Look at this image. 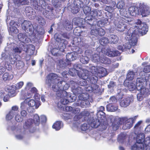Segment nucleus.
<instances>
[{
    "instance_id": "f257e3e1",
    "label": "nucleus",
    "mask_w": 150,
    "mask_h": 150,
    "mask_svg": "<svg viewBox=\"0 0 150 150\" xmlns=\"http://www.w3.org/2000/svg\"><path fill=\"white\" fill-rule=\"evenodd\" d=\"M125 11L123 14L122 11H120V13L122 17L118 21L115 22V23L116 29L118 31L123 32L127 30V26L126 23H128L133 25L134 28L131 27L128 30L125 38L127 40H130V45H136L137 40L138 34L142 35L146 34L148 31V27L147 25L144 23H142L139 20H137L133 23V19L128 16Z\"/></svg>"
},
{
    "instance_id": "f03ea898",
    "label": "nucleus",
    "mask_w": 150,
    "mask_h": 150,
    "mask_svg": "<svg viewBox=\"0 0 150 150\" xmlns=\"http://www.w3.org/2000/svg\"><path fill=\"white\" fill-rule=\"evenodd\" d=\"M45 82L48 86H52V89L56 92V95L59 98V99L62 104L65 105L68 103L69 98L71 96L64 90L68 89L70 85L65 81H62L61 77L55 74H50L47 76Z\"/></svg>"
},
{
    "instance_id": "7ed1b4c3",
    "label": "nucleus",
    "mask_w": 150,
    "mask_h": 150,
    "mask_svg": "<svg viewBox=\"0 0 150 150\" xmlns=\"http://www.w3.org/2000/svg\"><path fill=\"white\" fill-rule=\"evenodd\" d=\"M136 118V116L129 119L126 117L121 118L115 117V121L112 123L113 129L114 130H117L118 128V125L122 123L123 124L122 128L124 129H130L132 127L133 124Z\"/></svg>"
},
{
    "instance_id": "20e7f679",
    "label": "nucleus",
    "mask_w": 150,
    "mask_h": 150,
    "mask_svg": "<svg viewBox=\"0 0 150 150\" xmlns=\"http://www.w3.org/2000/svg\"><path fill=\"white\" fill-rule=\"evenodd\" d=\"M73 92L79 98V100L76 105L77 106H80L83 108L85 106V104L87 106L90 104V103L87 100L88 97V95H86L83 93V90L82 88L78 87L73 90Z\"/></svg>"
},
{
    "instance_id": "39448f33",
    "label": "nucleus",
    "mask_w": 150,
    "mask_h": 150,
    "mask_svg": "<svg viewBox=\"0 0 150 150\" xmlns=\"http://www.w3.org/2000/svg\"><path fill=\"white\" fill-rule=\"evenodd\" d=\"M74 6L71 8V12L74 14L77 13L79 11L80 8H82L84 13L86 15H90L91 10V8L86 5L84 3V1H81L80 0H75L74 3Z\"/></svg>"
},
{
    "instance_id": "423d86ee",
    "label": "nucleus",
    "mask_w": 150,
    "mask_h": 150,
    "mask_svg": "<svg viewBox=\"0 0 150 150\" xmlns=\"http://www.w3.org/2000/svg\"><path fill=\"white\" fill-rule=\"evenodd\" d=\"M85 23H86L87 24L89 25V27L91 26V34L92 35L97 36L98 35V27L96 25V22L93 21L90 17H86L84 19Z\"/></svg>"
},
{
    "instance_id": "0eeeda50",
    "label": "nucleus",
    "mask_w": 150,
    "mask_h": 150,
    "mask_svg": "<svg viewBox=\"0 0 150 150\" xmlns=\"http://www.w3.org/2000/svg\"><path fill=\"white\" fill-rule=\"evenodd\" d=\"M18 22L21 25L22 29L25 31H29L32 32L33 29V26L31 22L29 21L24 20L23 19L19 18Z\"/></svg>"
},
{
    "instance_id": "6e6552de",
    "label": "nucleus",
    "mask_w": 150,
    "mask_h": 150,
    "mask_svg": "<svg viewBox=\"0 0 150 150\" xmlns=\"http://www.w3.org/2000/svg\"><path fill=\"white\" fill-rule=\"evenodd\" d=\"M25 102H27L28 105L30 107L33 108L30 110L27 108L28 112H32L35 111L34 109H37L40 105V102L38 100H35L33 99H25Z\"/></svg>"
},
{
    "instance_id": "1a4fd4ad",
    "label": "nucleus",
    "mask_w": 150,
    "mask_h": 150,
    "mask_svg": "<svg viewBox=\"0 0 150 150\" xmlns=\"http://www.w3.org/2000/svg\"><path fill=\"white\" fill-rule=\"evenodd\" d=\"M85 18L84 19V20ZM84 23L83 24V19L82 18H74L73 19V24H74L76 25H77L78 27H76V28L74 30V33H75V35L79 36L80 35V34H78L76 32V30H78V28H84L85 27V24H87L86 23H85V21L84 20ZM79 33V32H78Z\"/></svg>"
},
{
    "instance_id": "9d476101",
    "label": "nucleus",
    "mask_w": 150,
    "mask_h": 150,
    "mask_svg": "<svg viewBox=\"0 0 150 150\" xmlns=\"http://www.w3.org/2000/svg\"><path fill=\"white\" fill-rule=\"evenodd\" d=\"M140 9L141 15L143 17H146L150 13V8L144 3H139L137 6Z\"/></svg>"
},
{
    "instance_id": "9b49d317",
    "label": "nucleus",
    "mask_w": 150,
    "mask_h": 150,
    "mask_svg": "<svg viewBox=\"0 0 150 150\" xmlns=\"http://www.w3.org/2000/svg\"><path fill=\"white\" fill-rule=\"evenodd\" d=\"M104 119H102L99 117H98V119H93L91 122L90 125L92 127L97 128L98 126L102 127L103 129H105L106 128L105 125H104L103 122L104 121Z\"/></svg>"
},
{
    "instance_id": "f8f14e48",
    "label": "nucleus",
    "mask_w": 150,
    "mask_h": 150,
    "mask_svg": "<svg viewBox=\"0 0 150 150\" xmlns=\"http://www.w3.org/2000/svg\"><path fill=\"white\" fill-rule=\"evenodd\" d=\"M44 6L43 7L46 8V9H43L42 11H43L42 14L46 18L50 19L52 20L53 19L55 16L53 13V10L52 8L50 7L47 6Z\"/></svg>"
},
{
    "instance_id": "ddd939ff",
    "label": "nucleus",
    "mask_w": 150,
    "mask_h": 150,
    "mask_svg": "<svg viewBox=\"0 0 150 150\" xmlns=\"http://www.w3.org/2000/svg\"><path fill=\"white\" fill-rule=\"evenodd\" d=\"M91 73L94 74H101V76H103L106 75L107 71L106 69L101 67H92L91 69Z\"/></svg>"
},
{
    "instance_id": "4468645a",
    "label": "nucleus",
    "mask_w": 150,
    "mask_h": 150,
    "mask_svg": "<svg viewBox=\"0 0 150 150\" xmlns=\"http://www.w3.org/2000/svg\"><path fill=\"white\" fill-rule=\"evenodd\" d=\"M54 38L56 40V44L58 45L59 50L62 52H63L64 49L66 48V45L64 43V40L61 39L57 34L54 35Z\"/></svg>"
},
{
    "instance_id": "2eb2a0df",
    "label": "nucleus",
    "mask_w": 150,
    "mask_h": 150,
    "mask_svg": "<svg viewBox=\"0 0 150 150\" xmlns=\"http://www.w3.org/2000/svg\"><path fill=\"white\" fill-rule=\"evenodd\" d=\"M42 3V4L40 6L38 4V2L37 0H30V3L31 5L33 7V8L36 10H38L40 11H42L43 9H46V7H44V5L43 2L45 3L44 1L43 0H40V2Z\"/></svg>"
},
{
    "instance_id": "dca6fc26",
    "label": "nucleus",
    "mask_w": 150,
    "mask_h": 150,
    "mask_svg": "<svg viewBox=\"0 0 150 150\" xmlns=\"http://www.w3.org/2000/svg\"><path fill=\"white\" fill-rule=\"evenodd\" d=\"M81 116L80 115H76L74 118V120L75 121L74 123L73 128H76L77 130L79 129L80 124L83 122V119L81 117Z\"/></svg>"
},
{
    "instance_id": "f3484780",
    "label": "nucleus",
    "mask_w": 150,
    "mask_h": 150,
    "mask_svg": "<svg viewBox=\"0 0 150 150\" xmlns=\"http://www.w3.org/2000/svg\"><path fill=\"white\" fill-rule=\"evenodd\" d=\"M102 11H99L97 9H95L91 11L89 16L87 17H90L93 20V21H95L96 17L97 16H100L102 14Z\"/></svg>"
},
{
    "instance_id": "a211bd4d",
    "label": "nucleus",
    "mask_w": 150,
    "mask_h": 150,
    "mask_svg": "<svg viewBox=\"0 0 150 150\" xmlns=\"http://www.w3.org/2000/svg\"><path fill=\"white\" fill-rule=\"evenodd\" d=\"M25 13L27 16H31V19H34L36 16V13L31 7H27L25 8Z\"/></svg>"
},
{
    "instance_id": "6ab92c4d",
    "label": "nucleus",
    "mask_w": 150,
    "mask_h": 150,
    "mask_svg": "<svg viewBox=\"0 0 150 150\" xmlns=\"http://www.w3.org/2000/svg\"><path fill=\"white\" fill-rule=\"evenodd\" d=\"M89 71L86 70L81 69L80 72H77V74L79 77L81 78V79H86L88 81V74Z\"/></svg>"
},
{
    "instance_id": "aec40b11",
    "label": "nucleus",
    "mask_w": 150,
    "mask_h": 150,
    "mask_svg": "<svg viewBox=\"0 0 150 150\" xmlns=\"http://www.w3.org/2000/svg\"><path fill=\"white\" fill-rule=\"evenodd\" d=\"M7 91L8 92V96L11 97H13L15 96L16 95V93L15 91L16 86L14 85L11 86H8L7 87Z\"/></svg>"
},
{
    "instance_id": "412c9836",
    "label": "nucleus",
    "mask_w": 150,
    "mask_h": 150,
    "mask_svg": "<svg viewBox=\"0 0 150 150\" xmlns=\"http://www.w3.org/2000/svg\"><path fill=\"white\" fill-rule=\"evenodd\" d=\"M18 38L20 41L23 43H28L30 41L25 33L19 34L18 35Z\"/></svg>"
},
{
    "instance_id": "4be33fe9",
    "label": "nucleus",
    "mask_w": 150,
    "mask_h": 150,
    "mask_svg": "<svg viewBox=\"0 0 150 150\" xmlns=\"http://www.w3.org/2000/svg\"><path fill=\"white\" fill-rule=\"evenodd\" d=\"M2 58L3 59L8 60L9 59L11 63L12 64H14L16 62V61L18 60V56H17V57H13L10 56L9 57L8 56H7L5 54H3L2 55Z\"/></svg>"
},
{
    "instance_id": "5701e85b",
    "label": "nucleus",
    "mask_w": 150,
    "mask_h": 150,
    "mask_svg": "<svg viewBox=\"0 0 150 150\" xmlns=\"http://www.w3.org/2000/svg\"><path fill=\"white\" fill-rule=\"evenodd\" d=\"M130 102L131 100L130 98H124L121 100L120 105L122 107L125 108L130 105Z\"/></svg>"
},
{
    "instance_id": "b1692460",
    "label": "nucleus",
    "mask_w": 150,
    "mask_h": 150,
    "mask_svg": "<svg viewBox=\"0 0 150 150\" xmlns=\"http://www.w3.org/2000/svg\"><path fill=\"white\" fill-rule=\"evenodd\" d=\"M106 54L110 57L118 56L120 54V52L117 50L112 51L109 49H108L105 53Z\"/></svg>"
},
{
    "instance_id": "393cba45",
    "label": "nucleus",
    "mask_w": 150,
    "mask_h": 150,
    "mask_svg": "<svg viewBox=\"0 0 150 150\" xmlns=\"http://www.w3.org/2000/svg\"><path fill=\"white\" fill-rule=\"evenodd\" d=\"M129 14L132 16H135L138 13V7L136 6H133L129 7Z\"/></svg>"
},
{
    "instance_id": "a878e982",
    "label": "nucleus",
    "mask_w": 150,
    "mask_h": 150,
    "mask_svg": "<svg viewBox=\"0 0 150 150\" xmlns=\"http://www.w3.org/2000/svg\"><path fill=\"white\" fill-rule=\"evenodd\" d=\"M137 89L138 91H139V93L142 94L143 96L145 97L148 96L149 94V91H148L147 89L143 87V86L140 87H137Z\"/></svg>"
},
{
    "instance_id": "bb28decb",
    "label": "nucleus",
    "mask_w": 150,
    "mask_h": 150,
    "mask_svg": "<svg viewBox=\"0 0 150 150\" xmlns=\"http://www.w3.org/2000/svg\"><path fill=\"white\" fill-rule=\"evenodd\" d=\"M34 123L31 119H29L25 121L23 125V128L25 129H29L33 126Z\"/></svg>"
},
{
    "instance_id": "cd10ccee",
    "label": "nucleus",
    "mask_w": 150,
    "mask_h": 150,
    "mask_svg": "<svg viewBox=\"0 0 150 150\" xmlns=\"http://www.w3.org/2000/svg\"><path fill=\"white\" fill-rule=\"evenodd\" d=\"M150 138L146 137L143 143V149L145 150H150Z\"/></svg>"
},
{
    "instance_id": "c85d7f7f",
    "label": "nucleus",
    "mask_w": 150,
    "mask_h": 150,
    "mask_svg": "<svg viewBox=\"0 0 150 150\" xmlns=\"http://www.w3.org/2000/svg\"><path fill=\"white\" fill-rule=\"evenodd\" d=\"M145 135L144 133H142L137 135L136 138V143H142L144 142L145 139Z\"/></svg>"
},
{
    "instance_id": "c756f323",
    "label": "nucleus",
    "mask_w": 150,
    "mask_h": 150,
    "mask_svg": "<svg viewBox=\"0 0 150 150\" xmlns=\"http://www.w3.org/2000/svg\"><path fill=\"white\" fill-rule=\"evenodd\" d=\"M132 150H143V143H136L131 147Z\"/></svg>"
},
{
    "instance_id": "7c9ffc66",
    "label": "nucleus",
    "mask_w": 150,
    "mask_h": 150,
    "mask_svg": "<svg viewBox=\"0 0 150 150\" xmlns=\"http://www.w3.org/2000/svg\"><path fill=\"white\" fill-rule=\"evenodd\" d=\"M101 52H99L98 53H95L92 55L91 57V59L92 61L94 62H98L99 61L100 62L101 57L100 56V54Z\"/></svg>"
},
{
    "instance_id": "2f4dec72",
    "label": "nucleus",
    "mask_w": 150,
    "mask_h": 150,
    "mask_svg": "<svg viewBox=\"0 0 150 150\" xmlns=\"http://www.w3.org/2000/svg\"><path fill=\"white\" fill-rule=\"evenodd\" d=\"M26 46L27 49L25 51H26L28 53H29V54L30 55L33 54L35 50L34 46L32 45H29Z\"/></svg>"
},
{
    "instance_id": "473e14b6",
    "label": "nucleus",
    "mask_w": 150,
    "mask_h": 150,
    "mask_svg": "<svg viewBox=\"0 0 150 150\" xmlns=\"http://www.w3.org/2000/svg\"><path fill=\"white\" fill-rule=\"evenodd\" d=\"M109 43L112 44L117 43L118 41V38L116 35H111L109 39Z\"/></svg>"
},
{
    "instance_id": "72a5a7b5",
    "label": "nucleus",
    "mask_w": 150,
    "mask_h": 150,
    "mask_svg": "<svg viewBox=\"0 0 150 150\" xmlns=\"http://www.w3.org/2000/svg\"><path fill=\"white\" fill-rule=\"evenodd\" d=\"M106 108L107 111H108L114 112L117 110L118 107L116 105L112 104H110L107 105Z\"/></svg>"
},
{
    "instance_id": "f704fd0d",
    "label": "nucleus",
    "mask_w": 150,
    "mask_h": 150,
    "mask_svg": "<svg viewBox=\"0 0 150 150\" xmlns=\"http://www.w3.org/2000/svg\"><path fill=\"white\" fill-rule=\"evenodd\" d=\"M63 127V124L61 121H57L52 126V128L56 130H59Z\"/></svg>"
},
{
    "instance_id": "c9c22d12",
    "label": "nucleus",
    "mask_w": 150,
    "mask_h": 150,
    "mask_svg": "<svg viewBox=\"0 0 150 150\" xmlns=\"http://www.w3.org/2000/svg\"><path fill=\"white\" fill-rule=\"evenodd\" d=\"M127 138V136L126 134L121 133L118 137V141L120 143H123L125 142Z\"/></svg>"
},
{
    "instance_id": "e433bc0d",
    "label": "nucleus",
    "mask_w": 150,
    "mask_h": 150,
    "mask_svg": "<svg viewBox=\"0 0 150 150\" xmlns=\"http://www.w3.org/2000/svg\"><path fill=\"white\" fill-rule=\"evenodd\" d=\"M16 112L12 110H10L6 114V118L7 120H11L15 115Z\"/></svg>"
},
{
    "instance_id": "4c0bfd02",
    "label": "nucleus",
    "mask_w": 150,
    "mask_h": 150,
    "mask_svg": "<svg viewBox=\"0 0 150 150\" xmlns=\"http://www.w3.org/2000/svg\"><path fill=\"white\" fill-rule=\"evenodd\" d=\"M67 60L69 61H73L75 59V55L73 52L68 53L66 55Z\"/></svg>"
},
{
    "instance_id": "58836bf2",
    "label": "nucleus",
    "mask_w": 150,
    "mask_h": 150,
    "mask_svg": "<svg viewBox=\"0 0 150 150\" xmlns=\"http://www.w3.org/2000/svg\"><path fill=\"white\" fill-rule=\"evenodd\" d=\"M64 25V28L67 30H70L72 28L73 25L69 21H66Z\"/></svg>"
},
{
    "instance_id": "ea45409f",
    "label": "nucleus",
    "mask_w": 150,
    "mask_h": 150,
    "mask_svg": "<svg viewBox=\"0 0 150 150\" xmlns=\"http://www.w3.org/2000/svg\"><path fill=\"white\" fill-rule=\"evenodd\" d=\"M18 59L16 62V67L17 69H20L23 68L24 65L23 63L20 60L21 57L20 56H18Z\"/></svg>"
},
{
    "instance_id": "a19ab883",
    "label": "nucleus",
    "mask_w": 150,
    "mask_h": 150,
    "mask_svg": "<svg viewBox=\"0 0 150 150\" xmlns=\"http://www.w3.org/2000/svg\"><path fill=\"white\" fill-rule=\"evenodd\" d=\"M105 108L103 106H101L100 107L99 110L97 113V115L98 117H99L100 115H102L101 117H100L102 119V118L104 120V115L105 113L103 112V111L104 110Z\"/></svg>"
},
{
    "instance_id": "79ce46f5",
    "label": "nucleus",
    "mask_w": 150,
    "mask_h": 150,
    "mask_svg": "<svg viewBox=\"0 0 150 150\" xmlns=\"http://www.w3.org/2000/svg\"><path fill=\"white\" fill-rule=\"evenodd\" d=\"M107 21V20L105 19L101 21H99L97 22L96 20H95V21L96 22V25L97 26L99 27H102L105 25V23H106V21Z\"/></svg>"
},
{
    "instance_id": "37998d69",
    "label": "nucleus",
    "mask_w": 150,
    "mask_h": 150,
    "mask_svg": "<svg viewBox=\"0 0 150 150\" xmlns=\"http://www.w3.org/2000/svg\"><path fill=\"white\" fill-rule=\"evenodd\" d=\"M14 3L16 4L24 5L27 4L28 3V0H13Z\"/></svg>"
},
{
    "instance_id": "c03bdc74",
    "label": "nucleus",
    "mask_w": 150,
    "mask_h": 150,
    "mask_svg": "<svg viewBox=\"0 0 150 150\" xmlns=\"http://www.w3.org/2000/svg\"><path fill=\"white\" fill-rule=\"evenodd\" d=\"M135 76V73L132 71H130L128 73L127 76V79L129 80H132Z\"/></svg>"
},
{
    "instance_id": "a18cd8bd",
    "label": "nucleus",
    "mask_w": 150,
    "mask_h": 150,
    "mask_svg": "<svg viewBox=\"0 0 150 150\" xmlns=\"http://www.w3.org/2000/svg\"><path fill=\"white\" fill-rule=\"evenodd\" d=\"M40 121V117L38 115L36 114L34 115L33 122L36 125H38L39 124Z\"/></svg>"
},
{
    "instance_id": "49530a36",
    "label": "nucleus",
    "mask_w": 150,
    "mask_h": 150,
    "mask_svg": "<svg viewBox=\"0 0 150 150\" xmlns=\"http://www.w3.org/2000/svg\"><path fill=\"white\" fill-rule=\"evenodd\" d=\"M15 119L17 122H21L23 121V119L19 113H16L15 116Z\"/></svg>"
},
{
    "instance_id": "de8ad7c7",
    "label": "nucleus",
    "mask_w": 150,
    "mask_h": 150,
    "mask_svg": "<svg viewBox=\"0 0 150 150\" xmlns=\"http://www.w3.org/2000/svg\"><path fill=\"white\" fill-rule=\"evenodd\" d=\"M99 43L102 45H105L108 43H109V39L103 37L101 38L99 40Z\"/></svg>"
},
{
    "instance_id": "09e8293b",
    "label": "nucleus",
    "mask_w": 150,
    "mask_h": 150,
    "mask_svg": "<svg viewBox=\"0 0 150 150\" xmlns=\"http://www.w3.org/2000/svg\"><path fill=\"white\" fill-rule=\"evenodd\" d=\"M129 41V46H125L123 45L122 46V45H119L117 47L118 49L120 50L123 51L124 50H125L127 49H129L130 47V46H134V45H130V44L129 42H130V41L128 40ZM135 45H134L135 46Z\"/></svg>"
},
{
    "instance_id": "8fccbe9b",
    "label": "nucleus",
    "mask_w": 150,
    "mask_h": 150,
    "mask_svg": "<svg viewBox=\"0 0 150 150\" xmlns=\"http://www.w3.org/2000/svg\"><path fill=\"white\" fill-rule=\"evenodd\" d=\"M37 20L38 21L39 23L41 25H44L46 23L45 19L41 16H38L37 17Z\"/></svg>"
},
{
    "instance_id": "3c124183",
    "label": "nucleus",
    "mask_w": 150,
    "mask_h": 150,
    "mask_svg": "<svg viewBox=\"0 0 150 150\" xmlns=\"http://www.w3.org/2000/svg\"><path fill=\"white\" fill-rule=\"evenodd\" d=\"M125 6V4L124 2L121 0L119 1L117 3L116 6L119 9H122Z\"/></svg>"
},
{
    "instance_id": "603ef678",
    "label": "nucleus",
    "mask_w": 150,
    "mask_h": 150,
    "mask_svg": "<svg viewBox=\"0 0 150 150\" xmlns=\"http://www.w3.org/2000/svg\"><path fill=\"white\" fill-rule=\"evenodd\" d=\"M127 87L130 91H133L137 88V86H136L135 83H129Z\"/></svg>"
},
{
    "instance_id": "864d4df0",
    "label": "nucleus",
    "mask_w": 150,
    "mask_h": 150,
    "mask_svg": "<svg viewBox=\"0 0 150 150\" xmlns=\"http://www.w3.org/2000/svg\"><path fill=\"white\" fill-rule=\"evenodd\" d=\"M80 62L83 64H87L89 61V59L87 56H84L80 59Z\"/></svg>"
},
{
    "instance_id": "5fc2aeb1",
    "label": "nucleus",
    "mask_w": 150,
    "mask_h": 150,
    "mask_svg": "<svg viewBox=\"0 0 150 150\" xmlns=\"http://www.w3.org/2000/svg\"><path fill=\"white\" fill-rule=\"evenodd\" d=\"M11 76H10L9 74L8 73H5L3 75V80L6 81L8 80H9L12 79L13 78V76L11 78Z\"/></svg>"
},
{
    "instance_id": "6e6d98bb",
    "label": "nucleus",
    "mask_w": 150,
    "mask_h": 150,
    "mask_svg": "<svg viewBox=\"0 0 150 150\" xmlns=\"http://www.w3.org/2000/svg\"><path fill=\"white\" fill-rule=\"evenodd\" d=\"M74 68L75 70V72L77 74V72H80L81 69H81L80 65L77 64L74 65Z\"/></svg>"
},
{
    "instance_id": "4d7b16f0",
    "label": "nucleus",
    "mask_w": 150,
    "mask_h": 150,
    "mask_svg": "<svg viewBox=\"0 0 150 150\" xmlns=\"http://www.w3.org/2000/svg\"><path fill=\"white\" fill-rule=\"evenodd\" d=\"M65 65L64 62L62 60H59L57 61V66L59 68L64 67Z\"/></svg>"
},
{
    "instance_id": "13d9d810",
    "label": "nucleus",
    "mask_w": 150,
    "mask_h": 150,
    "mask_svg": "<svg viewBox=\"0 0 150 150\" xmlns=\"http://www.w3.org/2000/svg\"><path fill=\"white\" fill-rule=\"evenodd\" d=\"M102 58V57H101L100 59V62L101 63L106 64H109L111 63V61L109 58L107 57L106 59L105 60L103 59Z\"/></svg>"
},
{
    "instance_id": "bf43d9fd",
    "label": "nucleus",
    "mask_w": 150,
    "mask_h": 150,
    "mask_svg": "<svg viewBox=\"0 0 150 150\" xmlns=\"http://www.w3.org/2000/svg\"><path fill=\"white\" fill-rule=\"evenodd\" d=\"M19 24L20 23L19 22L18 23L17 22H15L13 21H11L10 22V25L11 26H12L14 27H16V28H17V27L19 26Z\"/></svg>"
},
{
    "instance_id": "052dcab7",
    "label": "nucleus",
    "mask_w": 150,
    "mask_h": 150,
    "mask_svg": "<svg viewBox=\"0 0 150 150\" xmlns=\"http://www.w3.org/2000/svg\"><path fill=\"white\" fill-rule=\"evenodd\" d=\"M98 35H103L105 34V31L104 29L101 27H98Z\"/></svg>"
},
{
    "instance_id": "680f3d73",
    "label": "nucleus",
    "mask_w": 150,
    "mask_h": 150,
    "mask_svg": "<svg viewBox=\"0 0 150 150\" xmlns=\"http://www.w3.org/2000/svg\"><path fill=\"white\" fill-rule=\"evenodd\" d=\"M27 102H25V99L24 101L22 102L21 104L20 108L22 110H24L27 108Z\"/></svg>"
},
{
    "instance_id": "e2e57ef3",
    "label": "nucleus",
    "mask_w": 150,
    "mask_h": 150,
    "mask_svg": "<svg viewBox=\"0 0 150 150\" xmlns=\"http://www.w3.org/2000/svg\"><path fill=\"white\" fill-rule=\"evenodd\" d=\"M137 88L142 87V83L140 79L138 78L137 80L136 84Z\"/></svg>"
},
{
    "instance_id": "0e129e2a",
    "label": "nucleus",
    "mask_w": 150,
    "mask_h": 150,
    "mask_svg": "<svg viewBox=\"0 0 150 150\" xmlns=\"http://www.w3.org/2000/svg\"><path fill=\"white\" fill-rule=\"evenodd\" d=\"M79 85L82 86H86L87 84V82L86 79H80L79 81Z\"/></svg>"
},
{
    "instance_id": "69168bd1",
    "label": "nucleus",
    "mask_w": 150,
    "mask_h": 150,
    "mask_svg": "<svg viewBox=\"0 0 150 150\" xmlns=\"http://www.w3.org/2000/svg\"><path fill=\"white\" fill-rule=\"evenodd\" d=\"M93 89V92L94 93H96L97 91H98L99 89L98 86L96 84L93 83L92 85Z\"/></svg>"
},
{
    "instance_id": "338daca9",
    "label": "nucleus",
    "mask_w": 150,
    "mask_h": 150,
    "mask_svg": "<svg viewBox=\"0 0 150 150\" xmlns=\"http://www.w3.org/2000/svg\"><path fill=\"white\" fill-rule=\"evenodd\" d=\"M81 129L83 131H85L88 128V126L87 124L84 123L80 127Z\"/></svg>"
},
{
    "instance_id": "774afa93",
    "label": "nucleus",
    "mask_w": 150,
    "mask_h": 150,
    "mask_svg": "<svg viewBox=\"0 0 150 150\" xmlns=\"http://www.w3.org/2000/svg\"><path fill=\"white\" fill-rule=\"evenodd\" d=\"M10 30L11 32L15 33H17L18 32V30L17 28H16V27H14L12 26H11L10 27Z\"/></svg>"
}]
</instances>
